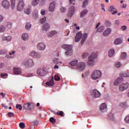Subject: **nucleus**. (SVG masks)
Returning <instances> with one entry per match:
<instances>
[{
  "label": "nucleus",
  "mask_w": 129,
  "mask_h": 129,
  "mask_svg": "<svg viewBox=\"0 0 129 129\" xmlns=\"http://www.w3.org/2000/svg\"><path fill=\"white\" fill-rule=\"evenodd\" d=\"M53 113L55 114H57V115H60V116H63V113H64V112H63V111H59V112H53Z\"/></svg>",
  "instance_id": "a19ab883"
},
{
  "label": "nucleus",
  "mask_w": 129,
  "mask_h": 129,
  "mask_svg": "<svg viewBox=\"0 0 129 129\" xmlns=\"http://www.w3.org/2000/svg\"><path fill=\"white\" fill-rule=\"evenodd\" d=\"M46 22V17H43L40 19L41 24H44Z\"/></svg>",
  "instance_id": "3c124183"
},
{
  "label": "nucleus",
  "mask_w": 129,
  "mask_h": 129,
  "mask_svg": "<svg viewBox=\"0 0 129 129\" xmlns=\"http://www.w3.org/2000/svg\"><path fill=\"white\" fill-rule=\"evenodd\" d=\"M54 79L56 81H59L60 80V77H59V76L55 75Z\"/></svg>",
  "instance_id": "4d7b16f0"
},
{
  "label": "nucleus",
  "mask_w": 129,
  "mask_h": 129,
  "mask_svg": "<svg viewBox=\"0 0 129 129\" xmlns=\"http://www.w3.org/2000/svg\"><path fill=\"white\" fill-rule=\"evenodd\" d=\"M87 36H88L87 33L84 34L83 35L82 39L86 40V39L87 38Z\"/></svg>",
  "instance_id": "6e6d98bb"
},
{
  "label": "nucleus",
  "mask_w": 129,
  "mask_h": 129,
  "mask_svg": "<svg viewBox=\"0 0 129 129\" xmlns=\"http://www.w3.org/2000/svg\"><path fill=\"white\" fill-rule=\"evenodd\" d=\"M11 8L12 10H14V9H15V7H16V0H11Z\"/></svg>",
  "instance_id": "473e14b6"
},
{
  "label": "nucleus",
  "mask_w": 129,
  "mask_h": 129,
  "mask_svg": "<svg viewBox=\"0 0 129 129\" xmlns=\"http://www.w3.org/2000/svg\"><path fill=\"white\" fill-rule=\"evenodd\" d=\"M115 65L117 68H119V67H121V63H120V62H116Z\"/></svg>",
  "instance_id": "603ef678"
},
{
  "label": "nucleus",
  "mask_w": 129,
  "mask_h": 129,
  "mask_svg": "<svg viewBox=\"0 0 129 129\" xmlns=\"http://www.w3.org/2000/svg\"><path fill=\"white\" fill-rule=\"evenodd\" d=\"M89 55V53L87 52H85L82 54V57L83 58H86L87 57H88Z\"/></svg>",
  "instance_id": "09e8293b"
},
{
  "label": "nucleus",
  "mask_w": 129,
  "mask_h": 129,
  "mask_svg": "<svg viewBox=\"0 0 129 129\" xmlns=\"http://www.w3.org/2000/svg\"><path fill=\"white\" fill-rule=\"evenodd\" d=\"M85 67H86L85 62H80L79 63H78L77 68L78 70H79V71H83V70L85 69Z\"/></svg>",
  "instance_id": "39448f33"
},
{
  "label": "nucleus",
  "mask_w": 129,
  "mask_h": 129,
  "mask_svg": "<svg viewBox=\"0 0 129 129\" xmlns=\"http://www.w3.org/2000/svg\"><path fill=\"white\" fill-rule=\"evenodd\" d=\"M8 115L9 117H13V116H15V114L13 112H8Z\"/></svg>",
  "instance_id": "8fccbe9b"
},
{
  "label": "nucleus",
  "mask_w": 129,
  "mask_h": 129,
  "mask_svg": "<svg viewBox=\"0 0 129 129\" xmlns=\"http://www.w3.org/2000/svg\"><path fill=\"white\" fill-rule=\"evenodd\" d=\"M128 86L129 84L127 83L122 84L119 86V90L120 91H124V90L128 88Z\"/></svg>",
  "instance_id": "423d86ee"
},
{
  "label": "nucleus",
  "mask_w": 129,
  "mask_h": 129,
  "mask_svg": "<svg viewBox=\"0 0 129 129\" xmlns=\"http://www.w3.org/2000/svg\"><path fill=\"white\" fill-rule=\"evenodd\" d=\"M69 2H70V5H71L72 4H73L74 6L75 5V3L73 2H74L73 1V0H70Z\"/></svg>",
  "instance_id": "0e129e2a"
},
{
  "label": "nucleus",
  "mask_w": 129,
  "mask_h": 129,
  "mask_svg": "<svg viewBox=\"0 0 129 129\" xmlns=\"http://www.w3.org/2000/svg\"><path fill=\"white\" fill-rule=\"evenodd\" d=\"M23 64L25 65V66L31 67L34 66V61L33 59H30L23 62Z\"/></svg>",
  "instance_id": "0eeeda50"
},
{
  "label": "nucleus",
  "mask_w": 129,
  "mask_h": 129,
  "mask_svg": "<svg viewBox=\"0 0 129 129\" xmlns=\"http://www.w3.org/2000/svg\"><path fill=\"white\" fill-rule=\"evenodd\" d=\"M81 37H82V33L80 32H78L76 36L75 37L76 42H79L81 39Z\"/></svg>",
  "instance_id": "a211bd4d"
},
{
  "label": "nucleus",
  "mask_w": 129,
  "mask_h": 129,
  "mask_svg": "<svg viewBox=\"0 0 129 129\" xmlns=\"http://www.w3.org/2000/svg\"><path fill=\"white\" fill-rule=\"evenodd\" d=\"M31 27H32V25H31V23H28L26 24V25L25 26V29L26 30H29V29H30L31 28Z\"/></svg>",
  "instance_id": "79ce46f5"
},
{
  "label": "nucleus",
  "mask_w": 129,
  "mask_h": 129,
  "mask_svg": "<svg viewBox=\"0 0 129 129\" xmlns=\"http://www.w3.org/2000/svg\"><path fill=\"white\" fill-rule=\"evenodd\" d=\"M49 120L52 123H55L56 122V119L53 117H50Z\"/></svg>",
  "instance_id": "49530a36"
},
{
  "label": "nucleus",
  "mask_w": 129,
  "mask_h": 129,
  "mask_svg": "<svg viewBox=\"0 0 129 129\" xmlns=\"http://www.w3.org/2000/svg\"><path fill=\"white\" fill-rule=\"evenodd\" d=\"M88 13V11L87 10L85 9L80 13V18H83L85 15H86Z\"/></svg>",
  "instance_id": "cd10ccee"
},
{
  "label": "nucleus",
  "mask_w": 129,
  "mask_h": 129,
  "mask_svg": "<svg viewBox=\"0 0 129 129\" xmlns=\"http://www.w3.org/2000/svg\"><path fill=\"white\" fill-rule=\"evenodd\" d=\"M3 40L4 41H11L12 40V37L11 36H8V37H4Z\"/></svg>",
  "instance_id": "58836bf2"
},
{
  "label": "nucleus",
  "mask_w": 129,
  "mask_h": 129,
  "mask_svg": "<svg viewBox=\"0 0 129 129\" xmlns=\"http://www.w3.org/2000/svg\"><path fill=\"white\" fill-rule=\"evenodd\" d=\"M30 56L33 57V58H41V54L35 51H31L30 53Z\"/></svg>",
  "instance_id": "1a4fd4ad"
},
{
  "label": "nucleus",
  "mask_w": 129,
  "mask_h": 129,
  "mask_svg": "<svg viewBox=\"0 0 129 129\" xmlns=\"http://www.w3.org/2000/svg\"><path fill=\"white\" fill-rule=\"evenodd\" d=\"M12 26H13V23H12V22H8V23H7V27L9 29H12Z\"/></svg>",
  "instance_id": "a18cd8bd"
},
{
  "label": "nucleus",
  "mask_w": 129,
  "mask_h": 129,
  "mask_svg": "<svg viewBox=\"0 0 129 129\" xmlns=\"http://www.w3.org/2000/svg\"><path fill=\"white\" fill-rule=\"evenodd\" d=\"M53 61L55 64H58V58H55L53 59Z\"/></svg>",
  "instance_id": "bf43d9fd"
},
{
  "label": "nucleus",
  "mask_w": 129,
  "mask_h": 129,
  "mask_svg": "<svg viewBox=\"0 0 129 129\" xmlns=\"http://www.w3.org/2000/svg\"><path fill=\"white\" fill-rule=\"evenodd\" d=\"M6 31V27L4 25L0 26V33H4Z\"/></svg>",
  "instance_id": "c9c22d12"
},
{
  "label": "nucleus",
  "mask_w": 129,
  "mask_h": 129,
  "mask_svg": "<svg viewBox=\"0 0 129 129\" xmlns=\"http://www.w3.org/2000/svg\"><path fill=\"white\" fill-rule=\"evenodd\" d=\"M42 28L44 31H48L50 29V25L48 23H45L43 25Z\"/></svg>",
  "instance_id": "a878e982"
},
{
  "label": "nucleus",
  "mask_w": 129,
  "mask_h": 129,
  "mask_svg": "<svg viewBox=\"0 0 129 129\" xmlns=\"http://www.w3.org/2000/svg\"><path fill=\"white\" fill-rule=\"evenodd\" d=\"M104 29H105V27L102 26H101L100 28H99L97 30V32H98V33H101V32H103L104 31Z\"/></svg>",
  "instance_id": "72a5a7b5"
},
{
  "label": "nucleus",
  "mask_w": 129,
  "mask_h": 129,
  "mask_svg": "<svg viewBox=\"0 0 129 129\" xmlns=\"http://www.w3.org/2000/svg\"><path fill=\"white\" fill-rule=\"evenodd\" d=\"M92 95L94 98H98V97H100L101 94L99 91L95 89L93 90Z\"/></svg>",
  "instance_id": "9b49d317"
},
{
  "label": "nucleus",
  "mask_w": 129,
  "mask_h": 129,
  "mask_svg": "<svg viewBox=\"0 0 129 129\" xmlns=\"http://www.w3.org/2000/svg\"><path fill=\"white\" fill-rule=\"evenodd\" d=\"M100 108L102 112H106L107 111V106L105 103H102L101 105Z\"/></svg>",
  "instance_id": "f8f14e48"
},
{
  "label": "nucleus",
  "mask_w": 129,
  "mask_h": 129,
  "mask_svg": "<svg viewBox=\"0 0 129 129\" xmlns=\"http://www.w3.org/2000/svg\"><path fill=\"white\" fill-rule=\"evenodd\" d=\"M114 49L112 48L110 49L108 52V56L110 57H112V56H113V54H114Z\"/></svg>",
  "instance_id": "c756f323"
},
{
  "label": "nucleus",
  "mask_w": 129,
  "mask_h": 129,
  "mask_svg": "<svg viewBox=\"0 0 129 129\" xmlns=\"http://www.w3.org/2000/svg\"><path fill=\"white\" fill-rule=\"evenodd\" d=\"M4 20V16L3 15H0V23H2L3 21Z\"/></svg>",
  "instance_id": "e2e57ef3"
},
{
  "label": "nucleus",
  "mask_w": 129,
  "mask_h": 129,
  "mask_svg": "<svg viewBox=\"0 0 129 129\" xmlns=\"http://www.w3.org/2000/svg\"><path fill=\"white\" fill-rule=\"evenodd\" d=\"M2 6L4 9H9L10 8V2L8 0H4L2 2Z\"/></svg>",
  "instance_id": "ddd939ff"
},
{
  "label": "nucleus",
  "mask_w": 129,
  "mask_h": 129,
  "mask_svg": "<svg viewBox=\"0 0 129 129\" xmlns=\"http://www.w3.org/2000/svg\"><path fill=\"white\" fill-rule=\"evenodd\" d=\"M32 105H33L32 103H25L23 105V108L26 110H31V109H32Z\"/></svg>",
  "instance_id": "9d476101"
},
{
  "label": "nucleus",
  "mask_w": 129,
  "mask_h": 129,
  "mask_svg": "<svg viewBox=\"0 0 129 129\" xmlns=\"http://www.w3.org/2000/svg\"><path fill=\"white\" fill-rule=\"evenodd\" d=\"M105 25L107 26V27H109V26H110V22H109V21L106 22Z\"/></svg>",
  "instance_id": "680f3d73"
},
{
  "label": "nucleus",
  "mask_w": 129,
  "mask_h": 129,
  "mask_svg": "<svg viewBox=\"0 0 129 129\" xmlns=\"http://www.w3.org/2000/svg\"><path fill=\"white\" fill-rule=\"evenodd\" d=\"M49 34H50L48 35V37H53L54 35H56V34H57V31H56V30L52 31L50 32Z\"/></svg>",
  "instance_id": "f704fd0d"
},
{
  "label": "nucleus",
  "mask_w": 129,
  "mask_h": 129,
  "mask_svg": "<svg viewBox=\"0 0 129 129\" xmlns=\"http://www.w3.org/2000/svg\"><path fill=\"white\" fill-rule=\"evenodd\" d=\"M19 126L21 127V128H25V123L23 122L20 123Z\"/></svg>",
  "instance_id": "864d4df0"
},
{
  "label": "nucleus",
  "mask_w": 129,
  "mask_h": 129,
  "mask_svg": "<svg viewBox=\"0 0 129 129\" xmlns=\"http://www.w3.org/2000/svg\"><path fill=\"white\" fill-rule=\"evenodd\" d=\"M25 7V3L23 0L19 1L17 6V10L19 12H22L23 10H24V7Z\"/></svg>",
  "instance_id": "20e7f679"
},
{
  "label": "nucleus",
  "mask_w": 129,
  "mask_h": 129,
  "mask_svg": "<svg viewBox=\"0 0 129 129\" xmlns=\"http://www.w3.org/2000/svg\"><path fill=\"white\" fill-rule=\"evenodd\" d=\"M74 13H75V8L72 6V7L70 8L69 10L68 17L71 18V17L74 15Z\"/></svg>",
  "instance_id": "6e6552de"
},
{
  "label": "nucleus",
  "mask_w": 129,
  "mask_h": 129,
  "mask_svg": "<svg viewBox=\"0 0 129 129\" xmlns=\"http://www.w3.org/2000/svg\"><path fill=\"white\" fill-rule=\"evenodd\" d=\"M102 76V73L101 71L99 70H95L93 72L91 78L93 79V80H97V79H99Z\"/></svg>",
  "instance_id": "f03ea898"
},
{
  "label": "nucleus",
  "mask_w": 129,
  "mask_h": 129,
  "mask_svg": "<svg viewBox=\"0 0 129 129\" xmlns=\"http://www.w3.org/2000/svg\"><path fill=\"white\" fill-rule=\"evenodd\" d=\"M124 121L126 123H129V115L126 116L124 118Z\"/></svg>",
  "instance_id": "de8ad7c7"
},
{
  "label": "nucleus",
  "mask_w": 129,
  "mask_h": 129,
  "mask_svg": "<svg viewBox=\"0 0 129 129\" xmlns=\"http://www.w3.org/2000/svg\"><path fill=\"white\" fill-rule=\"evenodd\" d=\"M8 53V50L6 49H2L0 50V55H5Z\"/></svg>",
  "instance_id": "4c0bfd02"
},
{
  "label": "nucleus",
  "mask_w": 129,
  "mask_h": 129,
  "mask_svg": "<svg viewBox=\"0 0 129 129\" xmlns=\"http://www.w3.org/2000/svg\"><path fill=\"white\" fill-rule=\"evenodd\" d=\"M2 77H6V76H8L7 74H1Z\"/></svg>",
  "instance_id": "338daca9"
},
{
  "label": "nucleus",
  "mask_w": 129,
  "mask_h": 129,
  "mask_svg": "<svg viewBox=\"0 0 129 129\" xmlns=\"http://www.w3.org/2000/svg\"><path fill=\"white\" fill-rule=\"evenodd\" d=\"M122 81H123V79L122 77H119L114 81V85L117 86L118 84H120Z\"/></svg>",
  "instance_id": "f3484780"
},
{
  "label": "nucleus",
  "mask_w": 129,
  "mask_h": 129,
  "mask_svg": "<svg viewBox=\"0 0 129 129\" xmlns=\"http://www.w3.org/2000/svg\"><path fill=\"white\" fill-rule=\"evenodd\" d=\"M121 43H122V40L119 38H116L114 42V44H115V45H119L121 44Z\"/></svg>",
  "instance_id": "bb28decb"
},
{
  "label": "nucleus",
  "mask_w": 129,
  "mask_h": 129,
  "mask_svg": "<svg viewBox=\"0 0 129 129\" xmlns=\"http://www.w3.org/2000/svg\"><path fill=\"white\" fill-rule=\"evenodd\" d=\"M48 10L49 12H54L55 10V2H52L50 3Z\"/></svg>",
  "instance_id": "6ab92c4d"
},
{
  "label": "nucleus",
  "mask_w": 129,
  "mask_h": 129,
  "mask_svg": "<svg viewBox=\"0 0 129 129\" xmlns=\"http://www.w3.org/2000/svg\"><path fill=\"white\" fill-rule=\"evenodd\" d=\"M46 85L48 86H53L54 85V77H52L50 80L46 83Z\"/></svg>",
  "instance_id": "4be33fe9"
},
{
  "label": "nucleus",
  "mask_w": 129,
  "mask_h": 129,
  "mask_svg": "<svg viewBox=\"0 0 129 129\" xmlns=\"http://www.w3.org/2000/svg\"><path fill=\"white\" fill-rule=\"evenodd\" d=\"M39 2H40V0H33L32 1V6L35 7V6H37L38 4H39Z\"/></svg>",
  "instance_id": "e433bc0d"
},
{
  "label": "nucleus",
  "mask_w": 129,
  "mask_h": 129,
  "mask_svg": "<svg viewBox=\"0 0 129 129\" xmlns=\"http://www.w3.org/2000/svg\"><path fill=\"white\" fill-rule=\"evenodd\" d=\"M120 76L121 77H129L128 72L121 73L120 74Z\"/></svg>",
  "instance_id": "c85d7f7f"
},
{
  "label": "nucleus",
  "mask_w": 129,
  "mask_h": 129,
  "mask_svg": "<svg viewBox=\"0 0 129 129\" xmlns=\"http://www.w3.org/2000/svg\"><path fill=\"white\" fill-rule=\"evenodd\" d=\"M37 74L40 76H45L46 75V71L44 69H40L37 71Z\"/></svg>",
  "instance_id": "dca6fc26"
},
{
  "label": "nucleus",
  "mask_w": 129,
  "mask_h": 129,
  "mask_svg": "<svg viewBox=\"0 0 129 129\" xmlns=\"http://www.w3.org/2000/svg\"><path fill=\"white\" fill-rule=\"evenodd\" d=\"M13 71L14 75H20V74H22V70L19 68H14Z\"/></svg>",
  "instance_id": "4468645a"
},
{
  "label": "nucleus",
  "mask_w": 129,
  "mask_h": 129,
  "mask_svg": "<svg viewBox=\"0 0 129 129\" xmlns=\"http://www.w3.org/2000/svg\"><path fill=\"white\" fill-rule=\"evenodd\" d=\"M89 2V0H85V1H84L83 2V5L82 6V8H83V9H85V8L86 7L87 5H88V2Z\"/></svg>",
  "instance_id": "7c9ffc66"
},
{
  "label": "nucleus",
  "mask_w": 129,
  "mask_h": 129,
  "mask_svg": "<svg viewBox=\"0 0 129 129\" xmlns=\"http://www.w3.org/2000/svg\"><path fill=\"white\" fill-rule=\"evenodd\" d=\"M109 11L111 12H113L112 13V15L117 13V11H115V8L113 7V6H111L110 8H109Z\"/></svg>",
  "instance_id": "b1692460"
},
{
  "label": "nucleus",
  "mask_w": 129,
  "mask_h": 129,
  "mask_svg": "<svg viewBox=\"0 0 129 129\" xmlns=\"http://www.w3.org/2000/svg\"><path fill=\"white\" fill-rule=\"evenodd\" d=\"M33 17L35 20H37V19L39 18V16L38 15V11H37V10H36L35 12H33Z\"/></svg>",
  "instance_id": "2f4dec72"
},
{
  "label": "nucleus",
  "mask_w": 129,
  "mask_h": 129,
  "mask_svg": "<svg viewBox=\"0 0 129 129\" xmlns=\"http://www.w3.org/2000/svg\"><path fill=\"white\" fill-rule=\"evenodd\" d=\"M40 14L44 16V15H45V14H46V11L44 10H41Z\"/></svg>",
  "instance_id": "13d9d810"
},
{
  "label": "nucleus",
  "mask_w": 129,
  "mask_h": 129,
  "mask_svg": "<svg viewBox=\"0 0 129 129\" xmlns=\"http://www.w3.org/2000/svg\"><path fill=\"white\" fill-rule=\"evenodd\" d=\"M37 49L41 51H44L46 48V45L43 43H39L37 44Z\"/></svg>",
  "instance_id": "2eb2a0df"
},
{
  "label": "nucleus",
  "mask_w": 129,
  "mask_h": 129,
  "mask_svg": "<svg viewBox=\"0 0 129 129\" xmlns=\"http://www.w3.org/2000/svg\"><path fill=\"white\" fill-rule=\"evenodd\" d=\"M121 30H122V31H124V30H126V26H122L121 27Z\"/></svg>",
  "instance_id": "052dcab7"
},
{
  "label": "nucleus",
  "mask_w": 129,
  "mask_h": 129,
  "mask_svg": "<svg viewBox=\"0 0 129 129\" xmlns=\"http://www.w3.org/2000/svg\"><path fill=\"white\" fill-rule=\"evenodd\" d=\"M73 46H72V45H68V44H63L62 46V48L63 49H64L65 50H66L67 52H66L65 54L67 56H69V55H70V56H71V55H72L73 52H72V47Z\"/></svg>",
  "instance_id": "7ed1b4c3"
},
{
  "label": "nucleus",
  "mask_w": 129,
  "mask_h": 129,
  "mask_svg": "<svg viewBox=\"0 0 129 129\" xmlns=\"http://www.w3.org/2000/svg\"><path fill=\"white\" fill-rule=\"evenodd\" d=\"M4 67H5V63H0V68H3Z\"/></svg>",
  "instance_id": "774afa93"
},
{
  "label": "nucleus",
  "mask_w": 129,
  "mask_h": 129,
  "mask_svg": "<svg viewBox=\"0 0 129 129\" xmlns=\"http://www.w3.org/2000/svg\"><path fill=\"white\" fill-rule=\"evenodd\" d=\"M22 38L24 41H27L29 39V35L28 33H23L22 35Z\"/></svg>",
  "instance_id": "393cba45"
},
{
  "label": "nucleus",
  "mask_w": 129,
  "mask_h": 129,
  "mask_svg": "<svg viewBox=\"0 0 129 129\" xmlns=\"http://www.w3.org/2000/svg\"><path fill=\"white\" fill-rule=\"evenodd\" d=\"M15 53H16V51L13 50V51L10 52L9 53V54L10 55V56H12V55H14V54H15Z\"/></svg>",
  "instance_id": "69168bd1"
},
{
  "label": "nucleus",
  "mask_w": 129,
  "mask_h": 129,
  "mask_svg": "<svg viewBox=\"0 0 129 129\" xmlns=\"http://www.w3.org/2000/svg\"><path fill=\"white\" fill-rule=\"evenodd\" d=\"M32 11V8L31 7H27L24 9V13L26 15H30L31 12Z\"/></svg>",
  "instance_id": "412c9836"
},
{
  "label": "nucleus",
  "mask_w": 129,
  "mask_h": 129,
  "mask_svg": "<svg viewBox=\"0 0 129 129\" xmlns=\"http://www.w3.org/2000/svg\"><path fill=\"white\" fill-rule=\"evenodd\" d=\"M60 11L61 13H65V12L66 11V8L64 7H61L60 8Z\"/></svg>",
  "instance_id": "5fc2aeb1"
},
{
  "label": "nucleus",
  "mask_w": 129,
  "mask_h": 129,
  "mask_svg": "<svg viewBox=\"0 0 129 129\" xmlns=\"http://www.w3.org/2000/svg\"><path fill=\"white\" fill-rule=\"evenodd\" d=\"M111 33V29L107 28L105 30V31L103 33V35L105 37H107L109 34Z\"/></svg>",
  "instance_id": "aec40b11"
},
{
  "label": "nucleus",
  "mask_w": 129,
  "mask_h": 129,
  "mask_svg": "<svg viewBox=\"0 0 129 129\" xmlns=\"http://www.w3.org/2000/svg\"><path fill=\"white\" fill-rule=\"evenodd\" d=\"M121 59H125L126 58V53L122 52L120 56Z\"/></svg>",
  "instance_id": "ea45409f"
},
{
  "label": "nucleus",
  "mask_w": 129,
  "mask_h": 129,
  "mask_svg": "<svg viewBox=\"0 0 129 129\" xmlns=\"http://www.w3.org/2000/svg\"><path fill=\"white\" fill-rule=\"evenodd\" d=\"M69 64L71 65V66H72V67L77 66V65H78V60L77 59L74 60L70 62Z\"/></svg>",
  "instance_id": "5701e85b"
},
{
  "label": "nucleus",
  "mask_w": 129,
  "mask_h": 129,
  "mask_svg": "<svg viewBox=\"0 0 129 129\" xmlns=\"http://www.w3.org/2000/svg\"><path fill=\"white\" fill-rule=\"evenodd\" d=\"M16 108H17V109H19V110H22V109H23V107L21 104H17Z\"/></svg>",
  "instance_id": "37998d69"
},
{
  "label": "nucleus",
  "mask_w": 129,
  "mask_h": 129,
  "mask_svg": "<svg viewBox=\"0 0 129 129\" xmlns=\"http://www.w3.org/2000/svg\"><path fill=\"white\" fill-rule=\"evenodd\" d=\"M120 106L121 107H126V102H123L120 103Z\"/></svg>",
  "instance_id": "c03bdc74"
},
{
  "label": "nucleus",
  "mask_w": 129,
  "mask_h": 129,
  "mask_svg": "<svg viewBox=\"0 0 129 129\" xmlns=\"http://www.w3.org/2000/svg\"><path fill=\"white\" fill-rule=\"evenodd\" d=\"M97 57V54L95 52L92 53L88 57L87 61L88 66H94V65H95V61L94 60H95Z\"/></svg>",
  "instance_id": "f257e3e1"
}]
</instances>
